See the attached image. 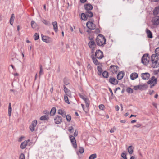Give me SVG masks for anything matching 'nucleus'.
I'll return each instance as SVG.
<instances>
[{
	"label": "nucleus",
	"mask_w": 159,
	"mask_h": 159,
	"mask_svg": "<svg viewBox=\"0 0 159 159\" xmlns=\"http://www.w3.org/2000/svg\"><path fill=\"white\" fill-rule=\"evenodd\" d=\"M96 42L97 45L103 47L106 44V39L104 36L100 34L97 37Z\"/></svg>",
	"instance_id": "f257e3e1"
},
{
	"label": "nucleus",
	"mask_w": 159,
	"mask_h": 159,
	"mask_svg": "<svg viewBox=\"0 0 159 159\" xmlns=\"http://www.w3.org/2000/svg\"><path fill=\"white\" fill-rule=\"evenodd\" d=\"M158 56H159L154 54L151 56V61L152 64V67L153 68H157L159 66V63L158 62Z\"/></svg>",
	"instance_id": "f03ea898"
},
{
	"label": "nucleus",
	"mask_w": 159,
	"mask_h": 159,
	"mask_svg": "<svg viewBox=\"0 0 159 159\" xmlns=\"http://www.w3.org/2000/svg\"><path fill=\"white\" fill-rule=\"evenodd\" d=\"M150 57L148 53L143 55L141 58V63L145 66H147L149 62Z\"/></svg>",
	"instance_id": "7ed1b4c3"
},
{
	"label": "nucleus",
	"mask_w": 159,
	"mask_h": 159,
	"mask_svg": "<svg viewBox=\"0 0 159 159\" xmlns=\"http://www.w3.org/2000/svg\"><path fill=\"white\" fill-rule=\"evenodd\" d=\"M91 20V21H89L87 22L86 25L87 28L90 30H94L96 28V25L93 23L94 20L93 19H89V20Z\"/></svg>",
	"instance_id": "20e7f679"
},
{
	"label": "nucleus",
	"mask_w": 159,
	"mask_h": 159,
	"mask_svg": "<svg viewBox=\"0 0 159 159\" xmlns=\"http://www.w3.org/2000/svg\"><path fill=\"white\" fill-rule=\"evenodd\" d=\"M94 56L96 58L101 59L104 57L103 52L99 49L97 50L96 51Z\"/></svg>",
	"instance_id": "39448f33"
},
{
	"label": "nucleus",
	"mask_w": 159,
	"mask_h": 159,
	"mask_svg": "<svg viewBox=\"0 0 159 159\" xmlns=\"http://www.w3.org/2000/svg\"><path fill=\"white\" fill-rule=\"evenodd\" d=\"M69 138L73 145V147L75 148H76L77 147V145L75 137L73 135H70L69 136Z\"/></svg>",
	"instance_id": "423d86ee"
},
{
	"label": "nucleus",
	"mask_w": 159,
	"mask_h": 159,
	"mask_svg": "<svg viewBox=\"0 0 159 159\" xmlns=\"http://www.w3.org/2000/svg\"><path fill=\"white\" fill-rule=\"evenodd\" d=\"M42 39L45 42L49 43L52 41V39L48 36H44L41 34Z\"/></svg>",
	"instance_id": "0eeeda50"
},
{
	"label": "nucleus",
	"mask_w": 159,
	"mask_h": 159,
	"mask_svg": "<svg viewBox=\"0 0 159 159\" xmlns=\"http://www.w3.org/2000/svg\"><path fill=\"white\" fill-rule=\"evenodd\" d=\"M37 121L36 120H34L33 121L31 125L29 126V128L30 131L33 132L35 129V127L37 125Z\"/></svg>",
	"instance_id": "6e6552de"
},
{
	"label": "nucleus",
	"mask_w": 159,
	"mask_h": 159,
	"mask_svg": "<svg viewBox=\"0 0 159 159\" xmlns=\"http://www.w3.org/2000/svg\"><path fill=\"white\" fill-rule=\"evenodd\" d=\"M109 82L112 84L116 85L118 84L119 81L114 77H110L109 80Z\"/></svg>",
	"instance_id": "1a4fd4ad"
},
{
	"label": "nucleus",
	"mask_w": 159,
	"mask_h": 159,
	"mask_svg": "<svg viewBox=\"0 0 159 159\" xmlns=\"http://www.w3.org/2000/svg\"><path fill=\"white\" fill-rule=\"evenodd\" d=\"M55 123L56 124H60L62 121V119L61 116H60L58 115L56 116L54 118Z\"/></svg>",
	"instance_id": "9d476101"
},
{
	"label": "nucleus",
	"mask_w": 159,
	"mask_h": 159,
	"mask_svg": "<svg viewBox=\"0 0 159 159\" xmlns=\"http://www.w3.org/2000/svg\"><path fill=\"white\" fill-rule=\"evenodd\" d=\"M118 66L116 65H111L109 68L111 71L113 73H116L118 70Z\"/></svg>",
	"instance_id": "9b49d317"
},
{
	"label": "nucleus",
	"mask_w": 159,
	"mask_h": 159,
	"mask_svg": "<svg viewBox=\"0 0 159 159\" xmlns=\"http://www.w3.org/2000/svg\"><path fill=\"white\" fill-rule=\"evenodd\" d=\"M150 76V74L149 73L146 72L145 73H142L141 74V77L143 79L148 80Z\"/></svg>",
	"instance_id": "f8f14e48"
},
{
	"label": "nucleus",
	"mask_w": 159,
	"mask_h": 159,
	"mask_svg": "<svg viewBox=\"0 0 159 159\" xmlns=\"http://www.w3.org/2000/svg\"><path fill=\"white\" fill-rule=\"evenodd\" d=\"M84 8L87 11L92 10L93 9V7L91 4L87 3L84 5Z\"/></svg>",
	"instance_id": "ddd939ff"
},
{
	"label": "nucleus",
	"mask_w": 159,
	"mask_h": 159,
	"mask_svg": "<svg viewBox=\"0 0 159 159\" xmlns=\"http://www.w3.org/2000/svg\"><path fill=\"white\" fill-rule=\"evenodd\" d=\"M146 32L148 38L152 39L153 37L152 33L148 29H146Z\"/></svg>",
	"instance_id": "4468645a"
},
{
	"label": "nucleus",
	"mask_w": 159,
	"mask_h": 159,
	"mask_svg": "<svg viewBox=\"0 0 159 159\" xmlns=\"http://www.w3.org/2000/svg\"><path fill=\"white\" fill-rule=\"evenodd\" d=\"M31 25L32 27L34 30H37L39 29V26L34 21H31Z\"/></svg>",
	"instance_id": "2eb2a0df"
},
{
	"label": "nucleus",
	"mask_w": 159,
	"mask_h": 159,
	"mask_svg": "<svg viewBox=\"0 0 159 159\" xmlns=\"http://www.w3.org/2000/svg\"><path fill=\"white\" fill-rule=\"evenodd\" d=\"M91 57L93 62L95 65H98L100 64V63L99 62L98 60L96 58V57H94V56L93 55H92Z\"/></svg>",
	"instance_id": "dca6fc26"
},
{
	"label": "nucleus",
	"mask_w": 159,
	"mask_h": 159,
	"mask_svg": "<svg viewBox=\"0 0 159 159\" xmlns=\"http://www.w3.org/2000/svg\"><path fill=\"white\" fill-rule=\"evenodd\" d=\"M124 73L123 71L120 72L117 75V78L118 80H121L124 75Z\"/></svg>",
	"instance_id": "f3484780"
},
{
	"label": "nucleus",
	"mask_w": 159,
	"mask_h": 159,
	"mask_svg": "<svg viewBox=\"0 0 159 159\" xmlns=\"http://www.w3.org/2000/svg\"><path fill=\"white\" fill-rule=\"evenodd\" d=\"M64 90L65 93L68 96L70 97L71 95V91L65 85H64Z\"/></svg>",
	"instance_id": "a211bd4d"
},
{
	"label": "nucleus",
	"mask_w": 159,
	"mask_h": 159,
	"mask_svg": "<svg viewBox=\"0 0 159 159\" xmlns=\"http://www.w3.org/2000/svg\"><path fill=\"white\" fill-rule=\"evenodd\" d=\"M159 24V16H156L154 19L153 25H158Z\"/></svg>",
	"instance_id": "6ab92c4d"
},
{
	"label": "nucleus",
	"mask_w": 159,
	"mask_h": 159,
	"mask_svg": "<svg viewBox=\"0 0 159 159\" xmlns=\"http://www.w3.org/2000/svg\"><path fill=\"white\" fill-rule=\"evenodd\" d=\"M52 24L53 26V29L55 32H57L58 31V26L57 23L56 21H54L52 23Z\"/></svg>",
	"instance_id": "aec40b11"
},
{
	"label": "nucleus",
	"mask_w": 159,
	"mask_h": 159,
	"mask_svg": "<svg viewBox=\"0 0 159 159\" xmlns=\"http://www.w3.org/2000/svg\"><path fill=\"white\" fill-rule=\"evenodd\" d=\"M148 87L146 84H144L143 85H139V89L141 90H143L146 89Z\"/></svg>",
	"instance_id": "412c9836"
},
{
	"label": "nucleus",
	"mask_w": 159,
	"mask_h": 159,
	"mask_svg": "<svg viewBox=\"0 0 159 159\" xmlns=\"http://www.w3.org/2000/svg\"><path fill=\"white\" fill-rule=\"evenodd\" d=\"M138 77V74L135 72L132 73L130 75V79L133 80L136 79Z\"/></svg>",
	"instance_id": "4be33fe9"
},
{
	"label": "nucleus",
	"mask_w": 159,
	"mask_h": 159,
	"mask_svg": "<svg viewBox=\"0 0 159 159\" xmlns=\"http://www.w3.org/2000/svg\"><path fill=\"white\" fill-rule=\"evenodd\" d=\"M56 112V108L55 107H52L50 112V115L51 116H54L55 113Z\"/></svg>",
	"instance_id": "5701e85b"
},
{
	"label": "nucleus",
	"mask_w": 159,
	"mask_h": 159,
	"mask_svg": "<svg viewBox=\"0 0 159 159\" xmlns=\"http://www.w3.org/2000/svg\"><path fill=\"white\" fill-rule=\"evenodd\" d=\"M81 19L83 20H86L88 18V17L86 16V13H82L81 15Z\"/></svg>",
	"instance_id": "b1692460"
},
{
	"label": "nucleus",
	"mask_w": 159,
	"mask_h": 159,
	"mask_svg": "<svg viewBox=\"0 0 159 159\" xmlns=\"http://www.w3.org/2000/svg\"><path fill=\"white\" fill-rule=\"evenodd\" d=\"M49 119V117L48 115H43L40 118L41 120H48Z\"/></svg>",
	"instance_id": "393cba45"
},
{
	"label": "nucleus",
	"mask_w": 159,
	"mask_h": 159,
	"mask_svg": "<svg viewBox=\"0 0 159 159\" xmlns=\"http://www.w3.org/2000/svg\"><path fill=\"white\" fill-rule=\"evenodd\" d=\"M88 45L90 48H92L96 46L95 42L94 41H90L88 43Z\"/></svg>",
	"instance_id": "a878e982"
},
{
	"label": "nucleus",
	"mask_w": 159,
	"mask_h": 159,
	"mask_svg": "<svg viewBox=\"0 0 159 159\" xmlns=\"http://www.w3.org/2000/svg\"><path fill=\"white\" fill-rule=\"evenodd\" d=\"M102 75L103 77L106 78H107L109 75V73L107 71H104L102 73Z\"/></svg>",
	"instance_id": "bb28decb"
},
{
	"label": "nucleus",
	"mask_w": 159,
	"mask_h": 159,
	"mask_svg": "<svg viewBox=\"0 0 159 159\" xmlns=\"http://www.w3.org/2000/svg\"><path fill=\"white\" fill-rule=\"evenodd\" d=\"M97 69L98 70V74L100 76L102 74V69L101 67L99 66H98L97 67Z\"/></svg>",
	"instance_id": "cd10ccee"
},
{
	"label": "nucleus",
	"mask_w": 159,
	"mask_h": 159,
	"mask_svg": "<svg viewBox=\"0 0 159 159\" xmlns=\"http://www.w3.org/2000/svg\"><path fill=\"white\" fill-rule=\"evenodd\" d=\"M11 111H12V108H11V103H9V104L8 109V116H10L11 115Z\"/></svg>",
	"instance_id": "c85d7f7f"
},
{
	"label": "nucleus",
	"mask_w": 159,
	"mask_h": 159,
	"mask_svg": "<svg viewBox=\"0 0 159 159\" xmlns=\"http://www.w3.org/2000/svg\"><path fill=\"white\" fill-rule=\"evenodd\" d=\"M86 16L88 17L91 18L93 16V14L92 12L90 11H87L85 12Z\"/></svg>",
	"instance_id": "c756f323"
},
{
	"label": "nucleus",
	"mask_w": 159,
	"mask_h": 159,
	"mask_svg": "<svg viewBox=\"0 0 159 159\" xmlns=\"http://www.w3.org/2000/svg\"><path fill=\"white\" fill-rule=\"evenodd\" d=\"M15 19V16L14 14H12L11 15L10 20V23L11 25H12L13 24L14 21Z\"/></svg>",
	"instance_id": "7c9ffc66"
},
{
	"label": "nucleus",
	"mask_w": 159,
	"mask_h": 159,
	"mask_svg": "<svg viewBox=\"0 0 159 159\" xmlns=\"http://www.w3.org/2000/svg\"><path fill=\"white\" fill-rule=\"evenodd\" d=\"M152 81V83L156 84L157 83V79L154 76H152L150 79Z\"/></svg>",
	"instance_id": "2f4dec72"
},
{
	"label": "nucleus",
	"mask_w": 159,
	"mask_h": 159,
	"mask_svg": "<svg viewBox=\"0 0 159 159\" xmlns=\"http://www.w3.org/2000/svg\"><path fill=\"white\" fill-rule=\"evenodd\" d=\"M159 13V10L158 9V8L155 7L153 11V14L154 15H157Z\"/></svg>",
	"instance_id": "473e14b6"
},
{
	"label": "nucleus",
	"mask_w": 159,
	"mask_h": 159,
	"mask_svg": "<svg viewBox=\"0 0 159 159\" xmlns=\"http://www.w3.org/2000/svg\"><path fill=\"white\" fill-rule=\"evenodd\" d=\"M63 82L65 86L69 84V80L67 78L65 77L63 79Z\"/></svg>",
	"instance_id": "72a5a7b5"
},
{
	"label": "nucleus",
	"mask_w": 159,
	"mask_h": 159,
	"mask_svg": "<svg viewBox=\"0 0 159 159\" xmlns=\"http://www.w3.org/2000/svg\"><path fill=\"white\" fill-rule=\"evenodd\" d=\"M128 151L130 154H131L133 152V150L132 146H129L128 148Z\"/></svg>",
	"instance_id": "f704fd0d"
},
{
	"label": "nucleus",
	"mask_w": 159,
	"mask_h": 159,
	"mask_svg": "<svg viewBox=\"0 0 159 159\" xmlns=\"http://www.w3.org/2000/svg\"><path fill=\"white\" fill-rule=\"evenodd\" d=\"M79 95L80 98L84 100L85 102H86L87 100H88L89 99L87 97L85 98L84 95H81L80 93H79Z\"/></svg>",
	"instance_id": "c9c22d12"
},
{
	"label": "nucleus",
	"mask_w": 159,
	"mask_h": 159,
	"mask_svg": "<svg viewBox=\"0 0 159 159\" xmlns=\"http://www.w3.org/2000/svg\"><path fill=\"white\" fill-rule=\"evenodd\" d=\"M34 38L35 40H38L39 38V34L35 33L34 35Z\"/></svg>",
	"instance_id": "e433bc0d"
},
{
	"label": "nucleus",
	"mask_w": 159,
	"mask_h": 159,
	"mask_svg": "<svg viewBox=\"0 0 159 159\" xmlns=\"http://www.w3.org/2000/svg\"><path fill=\"white\" fill-rule=\"evenodd\" d=\"M27 145V144H26V143L24 141L21 143L20 145V148L22 149H24L25 148Z\"/></svg>",
	"instance_id": "4c0bfd02"
},
{
	"label": "nucleus",
	"mask_w": 159,
	"mask_h": 159,
	"mask_svg": "<svg viewBox=\"0 0 159 159\" xmlns=\"http://www.w3.org/2000/svg\"><path fill=\"white\" fill-rule=\"evenodd\" d=\"M97 157V154L94 153L91 155L89 157V159H95Z\"/></svg>",
	"instance_id": "58836bf2"
},
{
	"label": "nucleus",
	"mask_w": 159,
	"mask_h": 159,
	"mask_svg": "<svg viewBox=\"0 0 159 159\" xmlns=\"http://www.w3.org/2000/svg\"><path fill=\"white\" fill-rule=\"evenodd\" d=\"M42 22L46 25L50 26L51 25L50 22L44 19L42 20Z\"/></svg>",
	"instance_id": "ea45409f"
},
{
	"label": "nucleus",
	"mask_w": 159,
	"mask_h": 159,
	"mask_svg": "<svg viewBox=\"0 0 159 159\" xmlns=\"http://www.w3.org/2000/svg\"><path fill=\"white\" fill-rule=\"evenodd\" d=\"M126 91L128 93H133V90L130 87H128L126 89Z\"/></svg>",
	"instance_id": "a19ab883"
},
{
	"label": "nucleus",
	"mask_w": 159,
	"mask_h": 159,
	"mask_svg": "<svg viewBox=\"0 0 159 159\" xmlns=\"http://www.w3.org/2000/svg\"><path fill=\"white\" fill-rule=\"evenodd\" d=\"M66 120L67 121H70L71 119V116L69 114H68L67 115H66Z\"/></svg>",
	"instance_id": "79ce46f5"
},
{
	"label": "nucleus",
	"mask_w": 159,
	"mask_h": 159,
	"mask_svg": "<svg viewBox=\"0 0 159 159\" xmlns=\"http://www.w3.org/2000/svg\"><path fill=\"white\" fill-rule=\"evenodd\" d=\"M43 74V70L42 66V65H40V71L39 73V75L40 76Z\"/></svg>",
	"instance_id": "37998d69"
},
{
	"label": "nucleus",
	"mask_w": 159,
	"mask_h": 159,
	"mask_svg": "<svg viewBox=\"0 0 159 159\" xmlns=\"http://www.w3.org/2000/svg\"><path fill=\"white\" fill-rule=\"evenodd\" d=\"M64 100L65 102L67 103L68 104H70V103L69 101L68 98L67 96H64Z\"/></svg>",
	"instance_id": "c03bdc74"
},
{
	"label": "nucleus",
	"mask_w": 159,
	"mask_h": 159,
	"mask_svg": "<svg viewBox=\"0 0 159 159\" xmlns=\"http://www.w3.org/2000/svg\"><path fill=\"white\" fill-rule=\"evenodd\" d=\"M79 151L80 154H82L84 152V149L83 147H80L79 148Z\"/></svg>",
	"instance_id": "a18cd8bd"
},
{
	"label": "nucleus",
	"mask_w": 159,
	"mask_h": 159,
	"mask_svg": "<svg viewBox=\"0 0 159 159\" xmlns=\"http://www.w3.org/2000/svg\"><path fill=\"white\" fill-rule=\"evenodd\" d=\"M155 54L159 56V47L157 48L155 51Z\"/></svg>",
	"instance_id": "49530a36"
},
{
	"label": "nucleus",
	"mask_w": 159,
	"mask_h": 159,
	"mask_svg": "<svg viewBox=\"0 0 159 159\" xmlns=\"http://www.w3.org/2000/svg\"><path fill=\"white\" fill-rule=\"evenodd\" d=\"M121 156L123 159H127L126 155L125 153L124 152L122 153L121 154Z\"/></svg>",
	"instance_id": "de8ad7c7"
},
{
	"label": "nucleus",
	"mask_w": 159,
	"mask_h": 159,
	"mask_svg": "<svg viewBox=\"0 0 159 159\" xmlns=\"http://www.w3.org/2000/svg\"><path fill=\"white\" fill-rule=\"evenodd\" d=\"M43 113L44 114H45V115H48V116L49 114H50V112L49 111L47 110H45L43 111Z\"/></svg>",
	"instance_id": "09e8293b"
},
{
	"label": "nucleus",
	"mask_w": 159,
	"mask_h": 159,
	"mask_svg": "<svg viewBox=\"0 0 159 159\" xmlns=\"http://www.w3.org/2000/svg\"><path fill=\"white\" fill-rule=\"evenodd\" d=\"M25 155L23 153H21L19 157V159H25Z\"/></svg>",
	"instance_id": "8fccbe9b"
},
{
	"label": "nucleus",
	"mask_w": 159,
	"mask_h": 159,
	"mask_svg": "<svg viewBox=\"0 0 159 159\" xmlns=\"http://www.w3.org/2000/svg\"><path fill=\"white\" fill-rule=\"evenodd\" d=\"M99 108L101 110H103L105 106L103 104H100L99 106Z\"/></svg>",
	"instance_id": "3c124183"
},
{
	"label": "nucleus",
	"mask_w": 159,
	"mask_h": 159,
	"mask_svg": "<svg viewBox=\"0 0 159 159\" xmlns=\"http://www.w3.org/2000/svg\"><path fill=\"white\" fill-rule=\"evenodd\" d=\"M74 128L72 126L69 127L68 129V131L71 133H72L73 131L72 130H73Z\"/></svg>",
	"instance_id": "603ef678"
},
{
	"label": "nucleus",
	"mask_w": 159,
	"mask_h": 159,
	"mask_svg": "<svg viewBox=\"0 0 159 159\" xmlns=\"http://www.w3.org/2000/svg\"><path fill=\"white\" fill-rule=\"evenodd\" d=\"M81 105L82 106V107L83 109L84 110V111L85 112H87L88 111V109H84V104H81Z\"/></svg>",
	"instance_id": "864d4df0"
},
{
	"label": "nucleus",
	"mask_w": 159,
	"mask_h": 159,
	"mask_svg": "<svg viewBox=\"0 0 159 159\" xmlns=\"http://www.w3.org/2000/svg\"><path fill=\"white\" fill-rule=\"evenodd\" d=\"M108 89H109V91L111 93V96H112V97H113V96H114V95H113V92H112V89H111L110 88H109V87Z\"/></svg>",
	"instance_id": "5fc2aeb1"
},
{
	"label": "nucleus",
	"mask_w": 159,
	"mask_h": 159,
	"mask_svg": "<svg viewBox=\"0 0 159 159\" xmlns=\"http://www.w3.org/2000/svg\"><path fill=\"white\" fill-rule=\"evenodd\" d=\"M89 101V100H87L86 101V102H85V104H86V106L87 108V109H88L89 106V104L88 103Z\"/></svg>",
	"instance_id": "6e6d98bb"
},
{
	"label": "nucleus",
	"mask_w": 159,
	"mask_h": 159,
	"mask_svg": "<svg viewBox=\"0 0 159 159\" xmlns=\"http://www.w3.org/2000/svg\"><path fill=\"white\" fill-rule=\"evenodd\" d=\"M142 124H138L136 125H134L133 126V127H136V128H138L140 127V126H141Z\"/></svg>",
	"instance_id": "4d7b16f0"
},
{
	"label": "nucleus",
	"mask_w": 159,
	"mask_h": 159,
	"mask_svg": "<svg viewBox=\"0 0 159 159\" xmlns=\"http://www.w3.org/2000/svg\"><path fill=\"white\" fill-rule=\"evenodd\" d=\"M63 112V111L61 109H60L58 110V113L59 114L61 115Z\"/></svg>",
	"instance_id": "13d9d810"
},
{
	"label": "nucleus",
	"mask_w": 159,
	"mask_h": 159,
	"mask_svg": "<svg viewBox=\"0 0 159 159\" xmlns=\"http://www.w3.org/2000/svg\"><path fill=\"white\" fill-rule=\"evenodd\" d=\"M100 30L98 28H97L95 29V33L97 34H98L100 33Z\"/></svg>",
	"instance_id": "bf43d9fd"
},
{
	"label": "nucleus",
	"mask_w": 159,
	"mask_h": 159,
	"mask_svg": "<svg viewBox=\"0 0 159 159\" xmlns=\"http://www.w3.org/2000/svg\"><path fill=\"white\" fill-rule=\"evenodd\" d=\"M134 89L135 90L139 89V85L134 86Z\"/></svg>",
	"instance_id": "052dcab7"
},
{
	"label": "nucleus",
	"mask_w": 159,
	"mask_h": 159,
	"mask_svg": "<svg viewBox=\"0 0 159 159\" xmlns=\"http://www.w3.org/2000/svg\"><path fill=\"white\" fill-rule=\"evenodd\" d=\"M61 115L62 117L64 118L66 116V112L65 111H63V112L62 113V114Z\"/></svg>",
	"instance_id": "680f3d73"
},
{
	"label": "nucleus",
	"mask_w": 159,
	"mask_h": 159,
	"mask_svg": "<svg viewBox=\"0 0 159 159\" xmlns=\"http://www.w3.org/2000/svg\"><path fill=\"white\" fill-rule=\"evenodd\" d=\"M78 131H76V130L75 131V132L74 133V135L75 137H76L78 135Z\"/></svg>",
	"instance_id": "e2e57ef3"
},
{
	"label": "nucleus",
	"mask_w": 159,
	"mask_h": 159,
	"mask_svg": "<svg viewBox=\"0 0 159 159\" xmlns=\"http://www.w3.org/2000/svg\"><path fill=\"white\" fill-rule=\"evenodd\" d=\"M115 108L116 110L117 111H119V108H120L119 107L118 105L116 106L115 107Z\"/></svg>",
	"instance_id": "0e129e2a"
},
{
	"label": "nucleus",
	"mask_w": 159,
	"mask_h": 159,
	"mask_svg": "<svg viewBox=\"0 0 159 159\" xmlns=\"http://www.w3.org/2000/svg\"><path fill=\"white\" fill-rule=\"evenodd\" d=\"M87 67H88V69H90V70H91L92 69V67L91 65L90 64H88V66H87Z\"/></svg>",
	"instance_id": "69168bd1"
},
{
	"label": "nucleus",
	"mask_w": 159,
	"mask_h": 159,
	"mask_svg": "<svg viewBox=\"0 0 159 159\" xmlns=\"http://www.w3.org/2000/svg\"><path fill=\"white\" fill-rule=\"evenodd\" d=\"M87 0H80L81 3H84L86 2Z\"/></svg>",
	"instance_id": "338daca9"
},
{
	"label": "nucleus",
	"mask_w": 159,
	"mask_h": 159,
	"mask_svg": "<svg viewBox=\"0 0 159 159\" xmlns=\"http://www.w3.org/2000/svg\"><path fill=\"white\" fill-rule=\"evenodd\" d=\"M154 92V91L153 90H152V91H150L149 94L150 95H152Z\"/></svg>",
	"instance_id": "774afa93"
}]
</instances>
